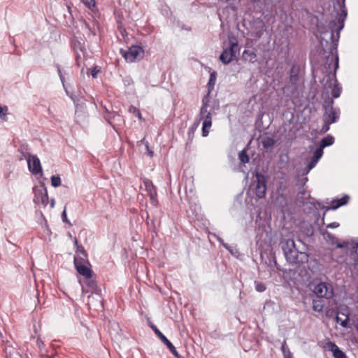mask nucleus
<instances>
[{
	"mask_svg": "<svg viewBox=\"0 0 358 358\" xmlns=\"http://www.w3.org/2000/svg\"><path fill=\"white\" fill-rule=\"evenodd\" d=\"M54 204H55L54 201H52V202H51V207H52V208H53V207H54Z\"/></svg>",
	"mask_w": 358,
	"mask_h": 358,
	"instance_id": "nucleus-43",
	"label": "nucleus"
},
{
	"mask_svg": "<svg viewBox=\"0 0 358 358\" xmlns=\"http://www.w3.org/2000/svg\"><path fill=\"white\" fill-rule=\"evenodd\" d=\"M62 220H63L64 222L70 224V222H69V220L67 218V215H66V210H64L62 212Z\"/></svg>",
	"mask_w": 358,
	"mask_h": 358,
	"instance_id": "nucleus-31",
	"label": "nucleus"
},
{
	"mask_svg": "<svg viewBox=\"0 0 358 358\" xmlns=\"http://www.w3.org/2000/svg\"><path fill=\"white\" fill-rule=\"evenodd\" d=\"M129 111L133 113L136 117H137L139 120H142V115L140 110L134 106H130L129 108Z\"/></svg>",
	"mask_w": 358,
	"mask_h": 358,
	"instance_id": "nucleus-24",
	"label": "nucleus"
},
{
	"mask_svg": "<svg viewBox=\"0 0 358 358\" xmlns=\"http://www.w3.org/2000/svg\"><path fill=\"white\" fill-rule=\"evenodd\" d=\"M89 9L94 11L95 8L94 0H80Z\"/></svg>",
	"mask_w": 358,
	"mask_h": 358,
	"instance_id": "nucleus-23",
	"label": "nucleus"
},
{
	"mask_svg": "<svg viewBox=\"0 0 358 358\" xmlns=\"http://www.w3.org/2000/svg\"><path fill=\"white\" fill-rule=\"evenodd\" d=\"M262 145L265 148L272 147L274 145V141L271 138H266L263 139Z\"/></svg>",
	"mask_w": 358,
	"mask_h": 358,
	"instance_id": "nucleus-22",
	"label": "nucleus"
},
{
	"mask_svg": "<svg viewBox=\"0 0 358 358\" xmlns=\"http://www.w3.org/2000/svg\"><path fill=\"white\" fill-rule=\"evenodd\" d=\"M331 350L335 358H346L344 352L335 344H332Z\"/></svg>",
	"mask_w": 358,
	"mask_h": 358,
	"instance_id": "nucleus-18",
	"label": "nucleus"
},
{
	"mask_svg": "<svg viewBox=\"0 0 358 358\" xmlns=\"http://www.w3.org/2000/svg\"><path fill=\"white\" fill-rule=\"evenodd\" d=\"M243 58L250 63H255L257 61V54L253 50H245L243 52Z\"/></svg>",
	"mask_w": 358,
	"mask_h": 358,
	"instance_id": "nucleus-17",
	"label": "nucleus"
},
{
	"mask_svg": "<svg viewBox=\"0 0 358 358\" xmlns=\"http://www.w3.org/2000/svg\"><path fill=\"white\" fill-rule=\"evenodd\" d=\"M207 103L203 100V104L200 110L199 117L195 120L194 125L198 127L201 120H203L202 123V136L206 137L208 135L210 129L212 126V115L207 110Z\"/></svg>",
	"mask_w": 358,
	"mask_h": 358,
	"instance_id": "nucleus-2",
	"label": "nucleus"
},
{
	"mask_svg": "<svg viewBox=\"0 0 358 358\" xmlns=\"http://www.w3.org/2000/svg\"><path fill=\"white\" fill-rule=\"evenodd\" d=\"M349 199V196L345 195L341 199H336L332 200L330 203L331 206L329 208V209L336 210L339 207L347 204Z\"/></svg>",
	"mask_w": 358,
	"mask_h": 358,
	"instance_id": "nucleus-16",
	"label": "nucleus"
},
{
	"mask_svg": "<svg viewBox=\"0 0 358 358\" xmlns=\"http://www.w3.org/2000/svg\"><path fill=\"white\" fill-rule=\"evenodd\" d=\"M337 323L343 327H347L349 321V311L347 308H341L337 313L336 317Z\"/></svg>",
	"mask_w": 358,
	"mask_h": 358,
	"instance_id": "nucleus-12",
	"label": "nucleus"
},
{
	"mask_svg": "<svg viewBox=\"0 0 358 358\" xmlns=\"http://www.w3.org/2000/svg\"><path fill=\"white\" fill-rule=\"evenodd\" d=\"M121 52L126 61L129 62H133L136 60H139L142 59L144 55L143 49L138 45H133L125 51L121 50Z\"/></svg>",
	"mask_w": 358,
	"mask_h": 358,
	"instance_id": "nucleus-5",
	"label": "nucleus"
},
{
	"mask_svg": "<svg viewBox=\"0 0 358 358\" xmlns=\"http://www.w3.org/2000/svg\"><path fill=\"white\" fill-rule=\"evenodd\" d=\"M287 349H289V348L286 346L285 342H284V343L281 346V350H282V354H284L285 352H287Z\"/></svg>",
	"mask_w": 358,
	"mask_h": 358,
	"instance_id": "nucleus-36",
	"label": "nucleus"
},
{
	"mask_svg": "<svg viewBox=\"0 0 358 358\" xmlns=\"http://www.w3.org/2000/svg\"><path fill=\"white\" fill-rule=\"evenodd\" d=\"M62 180L59 176H52L51 177V185L54 187H58L61 185Z\"/></svg>",
	"mask_w": 358,
	"mask_h": 358,
	"instance_id": "nucleus-21",
	"label": "nucleus"
},
{
	"mask_svg": "<svg viewBox=\"0 0 358 358\" xmlns=\"http://www.w3.org/2000/svg\"><path fill=\"white\" fill-rule=\"evenodd\" d=\"M99 70L96 69V67L92 69L91 70V75L93 78H96L97 73H99Z\"/></svg>",
	"mask_w": 358,
	"mask_h": 358,
	"instance_id": "nucleus-33",
	"label": "nucleus"
},
{
	"mask_svg": "<svg viewBox=\"0 0 358 358\" xmlns=\"http://www.w3.org/2000/svg\"><path fill=\"white\" fill-rule=\"evenodd\" d=\"M113 325H114V326H115V327H118V324H116V323H113Z\"/></svg>",
	"mask_w": 358,
	"mask_h": 358,
	"instance_id": "nucleus-45",
	"label": "nucleus"
},
{
	"mask_svg": "<svg viewBox=\"0 0 358 358\" xmlns=\"http://www.w3.org/2000/svg\"><path fill=\"white\" fill-rule=\"evenodd\" d=\"M315 294L321 298L330 299L334 296V289L331 284L320 282L317 283L313 289Z\"/></svg>",
	"mask_w": 358,
	"mask_h": 358,
	"instance_id": "nucleus-4",
	"label": "nucleus"
},
{
	"mask_svg": "<svg viewBox=\"0 0 358 358\" xmlns=\"http://www.w3.org/2000/svg\"><path fill=\"white\" fill-rule=\"evenodd\" d=\"M6 110H7V107L2 108L0 106V120H1L3 121H6Z\"/></svg>",
	"mask_w": 358,
	"mask_h": 358,
	"instance_id": "nucleus-28",
	"label": "nucleus"
},
{
	"mask_svg": "<svg viewBox=\"0 0 358 358\" xmlns=\"http://www.w3.org/2000/svg\"><path fill=\"white\" fill-rule=\"evenodd\" d=\"M334 137L331 136H327V137H324L321 140L320 146H321L322 148H324L327 146L331 145L334 143Z\"/></svg>",
	"mask_w": 358,
	"mask_h": 358,
	"instance_id": "nucleus-19",
	"label": "nucleus"
},
{
	"mask_svg": "<svg viewBox=\"0 0 358 358\" xmlns=\"http://www.w3.org/2000/svg\"><path fill=\"white\" fill-rule=\"evenodd\" d=\"M338 66V57H336V69H337Z\"/></svg>",
	"mask_w": 358,
	"mask_h": 358,
	"instance_id": "nucleus-41",
	"label": "nucleus"
},
{
	"mask_svg": "<svg viewBox=\"0 0 358 358\" xmlns=\"http://www.w3.org/2000/svg\"><path fill=\"white\" fill-rule=\"evenodd\" d=\"M318 161L319 160L316 159L314 157L312 158L310 162L308 165V171H306L307 173L315 166Z\"/></svg>",
	"mask_w": 358,
	"mask_h": 358,
	"instance_id": "nucleus-29",
	"label": "nucleus"
},
{
	"mask_svg": "<svg viewBox=\"0 0 358 358\" xmlns=\"http://www.w3.org/2000/svg\"><path fill=\"white\" fill-rule=\"evenodd\" d=\"M256 178L257 185L255 187V194L258 198L262 199L266 195L267 178L261 173H257Z\"/></svg>",
	"mask_w": 358,
	"mask_h": 358,
	"instance_id": "nucleus-9",
	"label": "nucleus"
},
{
	"mask_svg": "<svg viewBox=\"0 0 358 358\" xmlns=\"http://www.w3.org/2000/svg\"><path fill=\"white\" fill-rule=\"evenodd\" d=\"M293 73H294V70L292 69L291 71L290 80L292 82H296L298 78H297V76L294 75Z\"/></svg>",
	"mask_w": 358,
	"mask_h": 358,
	"instance_id": "nucleus-35",
	"label": "nucleus"
},
{
	"mask_svg": "<svg viewBox=\"0 0 358 358\" xmlns=\"http://www.w3.org/2000/svg\"><path fill=\"white\" fill-rule=\"evenodd\" d=\"M323 149L321 146H319L314 152L313 157L316 159L319 160L323 155Z\"/></svg>",
	"mask_w": 358,
	"mask_h": 358,
	"instance_id": "nucleus-26",
	"label": "nucleus"
},
{
	"mask_svg": "<svg viewBox=\"0 0 358 358\" xmlns=\"http://www.w3.org/2000/svg\"><path fill=\"white\" fill-rule=\"evenodd\" d=\"M342 13H343V17H342L341 15L339 17L337 22L338 25L335 21H333L330 23V28L331 29V38L334 36V31H336L338 33L343 28L344 20L347 15V13L344 10H342Z\"/></svg>",
	"mask_w": 358,
	"mask_h": 358,
	"instance_id": "nucleus-14",
	"label": "nucleus"
},
{
	"mask_svg": "<svg viewBox=\"0 0 358 358\" xmlns=\"http://www.w3.org/2000/svg\"><path fill=\"white\" fill-rule=\"evenodd\" d=\"M85 26L87 29L90 30L89 24L85 22Z\"/></svg>",
	"mask_w": 358,
	"mask_h": 358,
	"instance_id": "nucleus-42",
	"label": "nucleus"
},
{
	"mask_svg": "<svg viewBox=\"0 0 358 358\" xmlns=\"http://www.w3.org/2000/svg\"><path fill=\"white\" fill-rule=\"evenodd\" d=\"M239 159L243 164L248 163L249 162V157L245 150H242L239 153Z\"/></svg>",
	"mask_w": 358,
	"mask_h": 358,
	"instance_id": "nucleus-25",
	"label": "nucleus"
},
{
	"mask_svg": "<svg viewBox=\"0 0 358 358\" xmlns=\"http://www.w3.org/2000/svg\"><path fill=\"white\" fill-rule=\"evenodd\" d=\"M152 329L155 331V334L158 336L160 340L167 346L170 351L176 357H178V353L173 346V345L166 338V337L154 325L151 326Z\"/></svg>",
	"mask_w": 358,
	"mask_h": 358,
	"instance_id": "nucleus-11",
	"label": "nucleus"
},
{
	"mask_svg": "<svg viewBox=\"0 0 358 358\" xmlns=\"http://www.w3.org/2000/svg\"><path fill=\"white\" fill-rule=\"evenodd\" d=\"M149 155H150V156H152V155H153V152H152V151H149Z\"/></svg>",
	"mask_w": 358,
	"mask_h": 358,
	"instance_id": "nucleus-44",
	"label": "nucleus"
},
{
	"mask_svg": "<svg viewBox=\"0 0 358 358\" xmlns=\"http://www.w3.org/2000/svg\"><path fill=\"white\" fill-rule=\"evenodd\" d=\"M283 357L284 358H292V355L289 349H287V352H285Z\"/></svg>",
	"mask_w": 358,
	"mask_h": 358,
	"instance_id": "nucleus-34",
	"label": "nucleus"
},
{
	"mask_svg": "<svg viewBox=\"0 0 358 358\" xmlns=\"http://www.w3.org/2000/svg\"><path fill=\"white\" fill-rule=\"evenodd\" d=\"M339 117V113L334 110L332 108L327 111V115L325 117V123L329 125L334 122H335ZM324 131H327L329 130V127L327 126L325 129H323Z\"/></svg>",
	"mask_w": 358,
	"mask_h": 358,
	"instance_id": "nucleus-15",
	"label": "nucleus"
},
{
	"mask_svg": "<svg viewBox=\"0 0 358 358\" xmlns=\"http://www.w3.org/2000/svg\"><path fill=\"white\" fill-rule=\"evenodd\" d=\"M299 244L302 245L301 241H299Z\"/></svg>",
	"mask_w": 358,
	"mask_h": 358,
	"instance_id": "nucleus-46",
	"label": "nucleus"
},
{
	"mask_svg": "<svg viewBox=\"0 0 358 358\" xmlns=\"http://www.w3.org/2000/svg\"><path fill=\"white\" fill-rule=\"evenodd\" d=\"M255 289L259 292H263L266 289V286L261 282H255Z\"/></svg>",
	"mask_w": 358,
	"mask_h": 358,
	"instance_id": "nucleus-27",
	"label": "nucleus"
},
{
	"mask_svg": "<svg viewBox=\"0 0 358 358\" xmlns=\"http://www.w3.org/2000/svg\"><path fill=\"white\" fill-rule=\"evenodd\" d=\"M24 157L27 161L29 170L33 174H38L42 172L40 160L36 155L27 153Z\"/></svg>",
	"mask_w": 358,
	"mask_h": 358,
	"instance_id": "nucleus-8",
	"label": "nucleus"
},
{
	"mask_svg": "<svg viewBox=\"0 0 358 358\" xmlns=\"http://www.w3.org/2000/svg\"><path fill=\"white\" fill-rule=\"evenodd\" d=\"M357 247H358V243H357Z\"/></svg>",
	"mask_w": 358,
	"mask_h": 358,
	"instance_id": "nucleus-47",
	"label": "nucleus"
},
{
	"mask_svg": "<svg viewBox=\"0 0 358 358\" xmlns=\"http://www.w3.org/2000/svg\"><path fill=\"white\" fill-rule=\"evenodd\" d=\"M341 94V88L338 86H335L332 91V96L334 98H338Z\"/></svg>",
	"mask_w": 358,
	"mask_h": 358,
	"instance_id": "nucleus-30",
	"label": "nucleus"
},
{
	"mask_svg": "<svg viewBox=\"0 0 358 358\" xmlns=\"http://www.w3.org/2000/svg\"><path fill=\"white\" fill-rule=\"evenodd\" d=\"M74 242H75V244L77 245V251H76L77 256L76 257H82L86 259L87 255L84 250V248L82 246L78 245V241L76 238H74Z\"/></svg>",
	"mask_w": 358,
	"mask_h": 358,
	"instance_id": "nucleus-20",
	"label": "nucleus"
},
{
	"mask_svg": "<svg viewBox=\"0 0 358 358\" xmlns=\"http://www.w3.org/2000/svg\"><path fill=\"white\" fill-rule=\"evenodd\" d=\"M238 41L234 37L229 38V46L223 50L220 59L223 64L230 63L236 56Z\"/></svg>",
	"mask_w": 358,
	"mask_h": 358,
	"instance_id": "nucleus-3",
	"label": "nucleus"
},
{
	"mask_svg": "<svg viewBox=\"0 0 358 358\" xmlns=\"http://www.w3.org/2000/svg\"><path fill=\"white\" fill-rule=\"evenodd\" d=\"M74 264L79 274L83 275L86 278H91L92 271L88 266V262H87L86 259L82 257H75Z\"/></svg>",
	"mask_w": 358,
	"mask_h": 358,
	"instance_id": "nucleus-6",
	"label": "nucleus"
},
{
	"mask_svg": "<svg viewBox=\"0 0 358 358\" xmlns=\"http://www.w3.org/2000/svg\"><path fill=\"white\" fill-rule=\"evenodd\" d=\"M339 227V223L338 222H334L332 223H330L329 224L327 227V228H331V229H334V228H337Z\"/></svg>",
	"mask_w": 358,
	"mask_h": 358,
	"instance_id": "nucleus-32",
	"label": "nucleus"
},
{
	"mask_svg": "<svg viewBox=\"0 0 358 358\" xmlns=\"http://www.w3.org/2000/svg\"><path fill=\"white\" fill-rule=\"evenodd\" d=\"M336 246L338 248H343L345 247V244L344 243H337Z\"/></svg>",
	"mask_w": 358,
	"mask_h": 358,
	"instance_id": "nucleus-39",
	"label": "nucleus"
},
{
	"mask_svg": "<svg viewBox=\"0 0 358 358\" xmlns=\"http://www.w3.org/2000/svg\"><path fill=\"white\" fill-rule=\"evenodd\" d=\"M143 184L145 187V190L147 191L150 199L151 200V203L153 205H156L157 203V190L155 186L153 185L152 182L149 179H145L143 180Z\"/></svg>",
	"mask_w": 358,
	"mask_h": 358,
	"instance_id": "nucleus-10",
	"label": "nucleus"
},
{
	"mask_svg": "<svg viewBox=\"0 0 358 358\" xmlns=\"http://www.w3.org/2000/svg\"><path fill=\"white\" fill-rule=\"evenodd\" d=\"M282 250L287 262L291 264H303L308 262V255L300 249L294 240L288 239L282 245Z\"/></svg>",
	"mask_w": 358,
	"mask_h": 358,
	"instance_id": "nucleus-1",
	"label": "nucleus"
},
{
	"mask_svg": "<svg viewBox=\"0 0 358 358\" xmlns=\"http://www.w3.org/2000/svg\"><path fill=\"white\" fill-rule=\"evenodd\" d=\"M326 236H327V238H329V239L334 238L333 237V236H332L331 234H329V233H327V234H326Z\"/></svg>",
	"mask_w": 358,
	"mask_h": 358,
	"instance_id": "nucleus-40",
	"label": "nucleus"
},
{
	"mask_svg": "<svg viewBox=\"0 0 358 358\" xmlns=\"http://www.w3.org/2000/svg\"><path fill=\"white\" fill-rule=\"evenodd\" d=\"M58 73H59V76L60 77L62 82L64 83V78H63V76L62 74V72H61V70L59 68H58Z\"/></svg>",
	"mask_w": 358,
	"mask_h": 358,
	"instance_id": "nucleus-37",
	"label": "nucleus"
},
{
	"mask_svg": "<svg viewBox=\"0 0 358 358\" xmlns=\"http://www.w3.org/2000/svg\"><path fill=\"white\" fill-rule=\"evenodd\" d=\"M34 193V202L46 206L48 203V195L45 187L43 185L33 189Z\"/></svg>",
	"mask_w": 358,
	"mask_h": 358,
	"instance_id": "nucleus-7",
	"label": "nucleus"
},
{
	"mask_svg": "<svg viewBox=\"0 0 358 358\" xmlns=\"http://www.w3.org/2000/svg\"><path fill=\"white\" fill-rule=\"evenodd\" d=\"M87 304L90 308L93 307L94 308H103L102 299L100 294L95 293L92 294L88 296Z\"/></svg>",
	"mask_w": 358,
	"mask_h": 358,
	"instance_id": "nucleus-13",
	"label": "nucleus"
},
{
	"mask_svg": "<svg viewBox=\"0 0 358 358\" xmlns=\"http://www.w3.org/2000/svg\"><path fill=\"white\" fill-rule=\"evenodd\" d=\"M218 240H219V241L222 244V245H223L225 248H227V249H228V250H229V246H228L227 244H225L224 243H223V241H222V239L219 238Z\"/></svg>",
	"mask_w": 358,
	"mask_h": 358,
	"instance_id": "nucleus-38",
	"label": "nucleus"
}]
</instances>
